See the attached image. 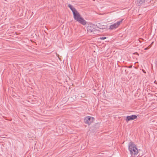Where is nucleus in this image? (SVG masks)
<instances>
[{
  "label": "nucleus",
  "mask_w": 157,
  "mask_h": 157,
  "mask_svg": "<svg viewBox=\"0 0 157 157\" xmlns=\"http://www.w3.org/2000/svg\"><path fill=\"white\" fill-rule=\"evenodd\" d=\"M128 149L132 156H136L138 153V151L134 143L131 142L128 145Z\"/></svg>",
  "instance_id": "nucleus-1"
},
{
  "label": "nucleus",
  "mask_w": 157,
  "mask_h": 157,
  "mask_svg": "<svg viewBox=\"0 0 157 157\" xmlns=\"http://www.w3.org/2000/svg\"><path fill=\"white\" fill-rule=\"evenodd\" d=\"M94 118L92 117L87 116L84 118V122L88 125H90L94 121Z\"/></svg>",
  "instance_id": "nucleus-2"
},
{
  "label": "nucleus",
  "mask_w": 157,
  "mask_h": 157,
  "mask_svg": "<svg viewBox=\"0 0 157 157\" xmlns=\"http://www.w3.org/2000/svg\"><path fill=\"white\" fill-rule=\"evenodd\" d=\"M123 19H121L120 21H117V23H114L110 25L109 29H114L117 28L118 26L122 23Z\"/></svg>",
  "instance_id": "nucleus-3"
},
{
  "label": "nucleus",
  "mask_w": 157,
  "mask_h": 157,
  "mask_svg": "<svg viewBox=\"0 0 157 157\" xmlns=\"http://www.w3.org/2000/svg\"><path fill=\"white\" fill-rule=\"evenodd\" d=\"M73 17L75 20L77 21L81 17L80 13L77 10L73 13Z\"/></svg>",
  "instance_id": "nucleus-4"
},
{
  "label": "nucleus",
  "mask_w": 157,
  "mask_h": 157,
  "mask_svg": "<svg viewBox=\"0 0 157 157\" xmlns=\"http://www.w3.org/2000/svg\"><path fill=\"white\" fill-rule=\"evenodd\" d=\"M137 118V116L136 115H132L130 116H127L125 119L126 122H128L130 121L133 120Z\"/></svg>",
  "instance_id": "nucleus-5"
},
{
  "label": "nucleus",
  "mask_w": 157,
  "mask_h": 157,
  "mask_svg": "<svg viewBox=\"0 0 157 157\" xmlns=\"http://www.w3.org/2000/svg\"><path fill=\"white\" fill-rule=\"evenodd\" d=\"M94 25L92 24L88 25L87 28V31L91 33L95 31V29L94 28Z\"/></svg>",
  "instance_id": "nucleus-6"
},
{
  "label": "nucleus",
  "mask_w": 157,
  "mask_h": 157,
  "mask_svg": "<svg viewBox=\"0 0 157 157\" xmlns=\"http://www.w3.org/2000/svg\"><path fill=\"white\" fill-rule=\"evenodd\" d=\"M77 21L83 25H86L87 23L86 21L82 17H81Z\"/></svg>",
  "instance_id": "nucleus-7"
},
{
  "label": "nucleus",
  "mask_w": 157,
  "mask_h": 157,
  "mask_svg": "<svg viewBox=\"0 0 157 157\" xmlns=\"http://www.w3.org/2000/svg\"><path fill=\"white\" fill-rule=\"evenodd\" d=\"M145 0H137L136 2L137 4L139 6H141L143 5L145 3Z\"/></svg>",
  "instance_id": "nucleus-8"
},
{
  "label": "nucleus",
  "mask_w": 157,
  "mask_h": 157,
  "mask_svg": "<svg viewBox=\"0 0 157 157\" xmlns=\"http://www.w3.org/2000/svg\"><path fill=\"white\" fill-rule=\"evenodd\" d=\"M76 98V96L73 95L72 96L69 97L68 99V101L70 102H72L75 101Z\"/></svg>",
  "instance_id": "nucleus-9"
},
{
  "label": "nucleus",
  "mask_w": 157,
  "mask_h": 157,
  "mask_svg": "<svg viewBox=\"0 0 157 157\" xmlns=\"http://www.w3.org/2000/svg\"><path fill=\"white\" fill-rule=\"evenodd\" d=\"M68 6L70 8V9L72 11V13H73V12H74L76 11H77V10L75 9V8L73 7V6L71 5L70 4L68 5Z\"/></svg>",
  "instance_id": "nucleus-10"
},
{
  "label": "nucleus",
  "mask_w": 157,
  "mask_h": 157,
  "mask_svg": "<svg viewBox=\"0 0 157 157\" xmlns=\"http://www.w3.org/2000/svg\"><path fill=\"white\" fill-rule=\"evenodd\" d=\"M106 38V37H100V39L101 40H105Z\"/></svg>",
  "instance_id": "nucleus-11"
},
{
  "label": "nucleus",
  "mask_w": 157,
  "mask_h": 157,
  "mask_svg": "<svg viewBox=\"0 0 157 157\" xmlns=\"http://www.w3.org/2000/svg\"><path fill=\"white\" fill-rule=\"evenodd\" d=\"M149 48V46L146 48H145L144 49L146 50L148 49Z\"/></svg>",
  "instance_id": "nucleus-12"
},
{
  "label": "nucleus",
  "mask_w": 157,
  "mask_h": 157,
  "mask_svg": "<svg viewBox=\"0 0 157 157\" xmlns=\"http://www.w3.org/2000/svg\"><path fill=\"white\" fill-rule=\"evenodd\" d=\"M133 54H137L138 55H139L138 53L137 52H135L134 53H133Z\"/></svg>",
  "instance_id": "nucleus-13"
},
{
  "label": "nucleus",
  "mask_w": 157,
  "mask_h": 157,
  "mask_svg": "<svg viewBox=\"0 0 157 157\" xmlns=\"http://www.w3.org/2000/svg\"><path fill=\"white\" fill-rule=\"evenodd\" d=\"M132 67V66H130L129 67V68H131Z\"/></svg>",
  "instance_id": "nucleus-14"
},
{
  "label": "nucleus",
  "mask_w": 157,
  "mask_h": 157,
  "mask_svg": "<svg viewBox=\"0 0 157 157\" xmlns=\"http://www.w3.org/2000/svg\"><path fill=\"white\" fill-rule=\"evenodd\" d=\"M143 71V72H144V73H145V71Z\"/></svg>",
  "instance_id": "nucleus-15"
},
{
  "label": "nucleus",
  "mask_w": 157,
  "mask_h": 157,
  "mask_svg": "<svg viewBox=\"0 0 157 157\" xmlns=\"http://www.w3.org/2000/svg\"><path fill=\"white\" fill-rule=\"evenodd\" d=\"M100 29H101V27L99 28Z\"/></svg>",
  "instance_id": "nucleus-16"
},
{
  "label": "nucleus",
  "mask_w": 157,
  "mask_h": 157,
  "mask_svg": "<svg viewBox=\"0 0 157 157\" xmlns=\"http://www.w3.org/2000/svg\"><path fill=\"white\" fill-rule=\"evenodd\" d=\"M155 82H156V81H155L154 82H155Z\"/></svg>",
  "instance_id": "nucleus-17"
}]
</instances>
